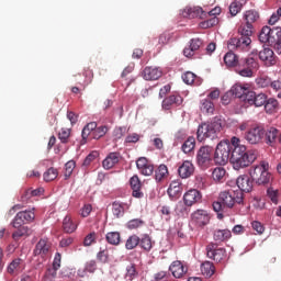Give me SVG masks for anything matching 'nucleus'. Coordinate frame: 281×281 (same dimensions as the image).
<instances>
[{"label": "nucleus", "mask_w": 281, "mask_h": 281, "mask_svg": "<svg viewBox=\"0 0 281 281\" xmlns=\"http://www.w3.org/2000/svg\"><path fill=\"white\" fill-rule=\"evenodd\" d=\"M200 109H201L202 113L212 114V113H214V103L207 99H203L201 101Z\"/></svg>", "instance_id": "50"}, {"label": "nucleus", "mask_w": 281, "mask_h": 281, "mask_svg": "<svg viewBox=\"0 0 281 281\" xmlns=\"http://www.w3.org/2000/svg\"><path fill=\"white\" fill-rule=\"evenodd\" d=\"M15 232L12 234L13 240H21V238H27V236H32V229L27 226L15 227Z\"/></svg>", "instance_id": "33"}, {"label": "nucleus", "mask_w": 281, "mask_h": 281, "mask_svg": "<svg viewBox=\"0 0 281 281\" xmlns=\"http://www.w3.org/2000/svg\"><path fill=\"white\" fill-rule=\"evenodd\" d=\"M214 271H215L214 263L210 261H205L201 265V272L206 278H212L214 276Z\"/></svg>", "instance_id": "39"}, {"label": "nucleus", "mask_w": 281, "mask_h": 281, "mask_svg": "<svg viewBox=\"0 0 281 281\" xmlns=\"http://www.w3.org/2000/svg\"><path fill=\"white\" fill-rule=\"evenodd\" d=\"M258 159L257 150H247V146H238L231 153V164L234 170H241V168H249L254 161Z\"/></svg>", "instance_id": "1"}, {"label": "nucleus", "mask_w": 281, "mask_h": 281, "mask_svg": "<svg viewBox=\"0 0 281 281\" xmlns=\"http://www.w3.org/2000/svg\"><path fill=\"white\" fill-rule=\"evenodd\" d=\"M259 58L267 67H271L276 63V54L271 48H263L260 50Z\"/></svg>", "instance_id": "24"}, {"label": "nucleus", "mask_w": 281, "mask_h": 281, "mask_svg": "<svg viewBox=\"0 0 281 281\" xmlns=\"http://www.w3.org/2000/svg\"><path fill=\"white\" fill-rule=\"evenodd\" d=\"M182 80L186 85H194V80H196V75L192 71H187L182 75Z\"/></svg>", "instance_id": "58"}, {"label": "nucleus", "mask_w": 281, "mask_h": 281, "mask_svg": "<svg viewBox=\"0 0 281 281\" xmlns=\"http://www.w3.org/2000/svg\"><path fill=\"white\" fill-rule=\"evenodd\" d=\"M142 76L144 80H159L161 78L162 72L161 69L153 66H147L144 68Z\"/></svg>", "instance_id": "20"}, {"label": "nucleus", "mask_w": 281, "mask_h": 281, "mask_svg": "<svg viewBox=\"0 0 281 281\" xmlns=\"http://www.w3.org/2000/svg\"><path fill=\"white\" fill-rule=\"evenodd\" d=\"M144 225H146V222L144 220L133 218L126 223V228L127 229H139V227H144Z\"/></svg>", "instance_id": "48"}, {"label": "nucleus", "mask_w": 281, "mask_h": 281, "mask_svg": "<svg viewBox=\"0 0 281 281\" xmlns=\"http://www.w3.org/2000/svg\"><path fill=\"white\" fill-rule=\"evenodd\" d=\"M244 138L248 144L256 146L258 144H262L265 139V127L262 126H252L245 134Z\"/></svg>", "instance_id": "9"}, {"label": "nucleus", "mask_w": 281, "mask_h": 281, "mask_svg": "<svg viewBox=\"0 0 281 281\" xmlns=\"http://www.w3.org/2000/svg\"><path fill=\"white\" fill-rule=\"evenodd\" d=\"M248 89L249 88H247L240 83H237V85L233 86V88H232L233 95L243 100V98H244L245 93H247Z\"/></svg>", "instance_id": "46"}, {"label": "nucleus", "mask_w": 281, "mask_h": 281, "mask_svg": "<svg viewBox=\"0 0 281 281\" xmlns=\"http://www.w3.org/2000/svg\"><path fill=\"white\" fill-rule=\"evenodd\" d=\"M69 137H71V128L63 127L58 133V139H60L61 144H67Z\"/></svg>", "instance_id": "53"}, {"label": "nucleus", "mask_w": 281, "mask_h": 281, "mask_svg": "<svg viewBox=\"0 0 281 281\" xmlns=\"http://www.w3.org/2000/svg\"><path fill=\"white\" fill-rule=\"evenodd\" d=\"M260 69V64L254 57L240 59L239 65L236 66L235 71L241 78H254V74Z\"/></svg>", "instance_id": "5"}, {"label": "nucleus", "mask_w": 281, "mask_h": 281, "mask_svg": "<svg viewBox=\"0 0 281 281\" xmlns=\"http://www.w3.org/2000/svg\"><path fill=\"white\" fill-rule=\"evenodd\" d=\"M52 254V243L47 239H40L33 250L34 256H41V258H47Z\"/></svg>", "instance_id": "13"}, {"label": "nucleus", "mask_w": 281, "mask_h": 281, "mask_svg": "<svg viewBox=\"0 0 281 281\" xmlns=\"http://www.w3.org/2000/svg\"><path fill=\"white\" fill-rule=\"evenodd\" d=\"M241 100L245 102V104H254L256 101V92L249 91L248 89L244 97H241Z\"/></svg>", "instance_id": "57"}, {"label": "nucleus", "mask_w": 281, "mask_h": 281, "mask_svg": "<svg viewBox=\"0 0 281 281\" xmlns=\"http://www.w3.org/2000/svg\"><path fill=\"white\" fill-rule=\"evenodd\" d=\"M225 248H218V245L215 243H211L206 246V256L214 260L215 262H221L223 258H225Z\"/></svg>", "instance_id": "11"}, {"label": "nucleus", "mask_w": 281, "mask_h": 281, "mask_svg": "<svg viewBox=\"0 0 281 281\" xmlns=\"http://www.w3.org/2000/svg\"><path fill=\"white\" fill-rule=\"evenodd\" d=\"M168 194L171 199H179L181 192H183V187L179 181H172L168 188Z\"/></svg>", "instance_id": "26"}, {"label": "nucleus", "mask_w": 281, "mask_h": 281, "mask_svg": "<svg viewBox=\"0 0 281 281\" xmlns=\"http://www.w3.org/2000/svg\"><path fill=\"white\" fill-rule=\"evenodd\" d=\"M97 260H99V262H102L103 265H106V262H109V251L100 250L97 254Z\"/></svg>", "instance_id": "62"}, {"label": "nucleus", "mask_w": 281, "mask_h": 281, "mask_svg": "<svg viewBox=\"0 0 281 281\" xmlns=\"http://www.w3.org/2000/svg\"><path fill=\"white\" fill-rule=\"evenodd\" d=\"M254 34V25L244 22L238 27L239 37H233L227 43L228 49H237L238 52H248L251 45V35Z\"/></svg>", "instance_id": "2"}, {"label": "nucleus", "mask_w": 281, "mask_h": 281, "mask_svg": "<svg viewBox=\"0 0 281 281\" xmlns=\"http://www.w3.org/2000/svg\"><path fill=\"white\" fill-rule=\"evenodd\" d=\"M191 218L198 227H203L210 223V215L207 214V211L205 210H198L194 213H192Z\"/></svg>", "instance_id": "18"}, {"label": "nucleus", "mask_w": 281, "mask_h": 281, "mask_svg": "<svg viewBox=\"0 0 281 281\" xmlns=\"http://www.w3.org/2000/svg\"><path fill=\"white\" fill-rule=\"evenodd\" d=\"M215 25H218V18L216 16L207 19L206 21L201 23V27H204V29L214 27Z\"/></svg>", "instance_id": "61"}, {"label": "nucleus", "mask_w": 281, "mask_h": 281, "mask_svg": "<svg viewBox=\"0 0 281 281\" xmlns=\"http://www.w3.org/2000/svg\"><path fill=\"white\" fill-rule=\"evenodd\" d=\"M108 131H109V127H106V125L95 127L92 134V139H100V137H104Z\"/></svg>", "instance_id": "52"}, {"label": "nucleus", "mask_w": 281, "mask_h": 281, "mask_svg": "<svg viewBox=\"0 0 281 281\" xmlns=\"http://www.w3.org/2000/svg\"><path fill=\"white\" fill-rule=\"evenodd\" d=\"M270 46L274 47L277 54H281V27H272Z\"/></svg>", "instance_id": "21"}, {"label": "nucleus", "mask_w": 281, "mask_h": 281, "mask_svg": "<svg viewBox=\"0 0 281 281\" xmlns=\"http://www.w3.org/2000/svg\"><path fill=\"white\" fill-rule=\"evenodd\" d=\"M98 269V263L95 260H90L86 263L85 271H88V273H95V270Z\"/></svg>", "instance_id": "63"}, {"label": "nucleus", "mask_w": 281, "mask_h": 281, "mask_svg": "<svg viewBox=\"0 0 281 281\" xmlns=\"http://www.w3.org/2000/svg\"><path fill=\"white\" fill-rule=\"evenodd\" d=\"M138 245H139L140 249H143L144 251H150V249H153V245H155V243H153V238L150 237V235L143 234L139 237Z\"/></svg>", "instance_id": "35"}, {"label": "nucleus", "mask_w": 281, "mask_h": 281, "mask_svg": "<svg viewBox=\"0 0 281 281\" xmlns=\"http://www.w3.org/2000/svg\"><path fill=\"white\" fill-rule=\"evenodd\" d=\"M95 128H98V123H95V122H90L82 128L81 144H86L87 139H89L90 135H92V137H93V132L95 131Z\"/></svg>", "instance_id": "28"}, {"label": "nucleus", "mask_w": 281, "mask_h": 281, "mask_svg": "<svg viewBox=\"0 0 281 281\" xmlns=\"http://www.w3.org/2000/svg\"><path fill=\"white\" fill-rule=\"evenodd\" d=\"M267 196L272 203H274V205H278V201L280 199V191L278 189H274L273 187H270L267 190Z\"/></svg>", "instance_id": "49"}, {"label": "nucleus", "mask_w": 281, "mask_h": 281, "mask_svg": "<svg viewBox=\"0 0 281 281\" xmlns=\"http://www.w3.org/2000/svg\"><path fill=\"white\" fill-rule=\"evenodd\" d=\"M139 272L137 271V267L135 263H131L126 267V273H125V279L128 281L135 280V278H138Z\"/></svg>", "instance_id": "42"}, {"label": "nucleus", "mask_w": 281, "mask_h": 281, "mask_svg": "<svg viewBox=\"0 0 281 281\" xmlns=\"http://www.w3.org/2000/svg\"><path fill=\"white\" fill-rule=\"evenodd\" d=\"M139 246V236L133 234L125 241V249L133 250Z\"/></svg>", "instance_id": "43"}, {"label": "nucleus", "mask_w": 281, "mask_h": 281, "mask_svg": "<svg viewBox=\"0 0 281 281\" xmlns=\"http://www.w3.org/2000/svg\"><path fill=\"white\" fill-rule=\"evenodd\" d=\"M75 169H76V161L75 160L67 161L65 164V169H64L65 179H69L71 175H74Z\"/></svg>", "instance_id": "51"}, {"label": "nucleus", "mask_w": 281, "mask_h": 281, "mask_svg": "<svg viewBox=\"0 0 281 281\" xmlns=\"http://www.w3.org/2000/svg\"><path fill=\"white\" fill-rule=\"evenodd\" d=\"M265 109L270 113L271 111H276V109H278V100L273 98L267 99Z\"/></svg>", "instance_id": "60"}, {"label": "nucleus", "mask_w": 281, "mask_h": 281, "mask_svg": "<svg viewBox=\"0 0 281 281\" xmlns=\"http://www.w3.org/2000/svg\"><path fill=\"white\" fill-rule=\"evenodd\" d=\"M95 240H98V234L95 232L89 233L83 239V247L95 245Z\"/></svg>", "instance_id": "54"}, {"label": "nucleus", "mask_w": 281, "mask_h": 281, "mask_svg": "<svg viewBox=\"0 0 281 281\" xmlns=\"http://www.w3.org/2000/svg\"><path fill=\"white\" fill-rule=\"evenodd\" d=\"M273 32V27L263 26L259 33V41L265 45H271V33Z\"/></svg>", "instance_id": "34"}, {"label": "nucleus", "mask_w": 281, "mask_h": 281, "mask_svg": "<svg viewBox=\"0 0 281 281\" xmlns=\"http://www.w3.org/2000/svg\"><path fill=\"white\" fill-rule=\"evenodd\" d=\"M195 146L196 139L193 136H191L187 138V140L182 144V153L188 155L189 153H192V150H194Z\"/></svg>", "instance_id": "40"}, {"label": "nucleus", "mask_w": 281, "mask_h": 281, "mask_svg": "<svg viewBox=\"0 0 281 281\" xmlns=\"http://www.w3.org/2000/svg\"><path fill=\"white\" fill-rule=\"evenodd\" d=\"M181 104H183V98L179 94H171L162 100V109L165 111H170V109L181 106Z\"/></svg>", "instance_id": "17"}, {"label": "nucleus", "mask_w": 281, "mask_h": 281, "mask_svg": "<svg viewBox=\"0 0 281 281\" xmlns=\"http://www.w3.org/2000/svg\"><path fill=\"white\" fill-rule=\"evenodd\" d=\"M256 85L259 89H267L271 85V78L269 77H259L256 79Z\"/></svg>", "instance_id": "56"}, {"label": "nucleus", "mask_w": 281, "mask_h": 281, "mask_svg": "<svg viewBox=\"0 0 281 281\" xmlns=\"http://www.w3.org/2000/svg\"><path fill=\"white\" fill-rule=\"evenodd\" d=\"M202 199H203V194H201V191L196 189H190L183 195L184 205H187V207H192V205H196V203H201Z\"/></svg>", "instance_id": "14"}, {"label": "nucleus", "mask_w": 281, "mask_h": 281, "mask_svg": "<svg viewBox=\"0 0 281 281\" xmlns=\"http://www.w3.org/2000/svg\"><path fill=\"white\" fill-rule=\"evenodd\" d=\"M130 186L132 189V196H134V199H144V192H142V180H139L138 176H133L130 179Z\"/></svg>", "instance_id": "19"}, {"label": "nucleus", "mask_w": 281, "mask_h": 281, "mask_svg": "<svg viewBox=\"0 0 281 281\" xmlns=\"http://www.w3.org/2000/svg\"><path fill=\"white\" fill-rule=\"evenodd\" d=\"M112 213L115 218H122V216H124V203L117 201L113 202Z\"/></svg>", "instance_id": "41"}, {"label": "nucleus", "mask_w": 281, "mask_h": 281, "mask_svg": "<svg viewBox=\"0 0 281 281\" xmlns=\"http://www.w3.org/2000/svg\"><path fill=\"white\" fill-rule=\"evenodd\" d=\"M201 45H203V42H201V40H191L190 46L183 49L184 56H187V58H192V56H194V53L200 49Z\"/></svg>", "instance_id": "29"}, {"label": "nucleus", "mask_w": 281, "mask_h": 281, "mask_svg": "<svg viewBox=\"0 0 281 281\" xmlns=\"http://www.w3.org/2000/svg\"><path fill=\"white\" fill-rule=\"evenodd\" d=\"M201 14H203V9H201L199 7H187L182 11V16L184 19H196Z\"/></svg>", "instance_id": "32"}, {"label": "nucleus", "mask_w": 281, "mask_h": 281, "mask_svg": "<svg viewBox=\"0 0 281 281\" xmlns=\"http://www.w3.org/2000/svg\"><path fill=\"white\" fill-rule=\"evenodd\" d=\"M168 177V167L166 165H160L155 171L156 181H164Z\"/></svg>", "instance_id": "44"}, {"label": "nucleus", "mask_w": 281, "mask_h": 281, "mask_svg": "<svg viewBox=\"0 0 281 281\" xmlns=\"http://www.w3.org/2000/svg\"><path fill=\"white\" fill-rule=\"evenodd\" d=\"M36 218V215L33 211H20L12 221L13 227H21L25 223H32Z\"/></svg>", "instance_id": "12"}, {"label": "nucleus", "mask_w": 281, "mask_h": 281, "mask_svg": "<svg viewBox=\"0 0 281 281\" xmlns=\"http://www.w3.org/2000/svg\"><path fill=\"white\" fill-rule=\"evenodd\" d=\"M247 4V0H235L229 5V12L232 16H236L241 10L243 7Z\"/></svg>", "instance_id": "37"}, {"label": "nucleus", "mask_w": 281, "mask_h": 281, "mask_svg": "<svg viewBox=\"0 0 281 281\" xmlns=\"http://www.w3.org/2000/svg\"><path fill=\"white\" fill-rule=\"evenodd\" d=\"M223 128V121L218 117H215L211 123H202L198 127L196 138L198 142H205V139H216L218 133Z\"/></svg>", "instance_id": "3"}, {"label": "nucleus", "mask_w": 281, "mask_h": 281, "mask_svg": "<svg viewBox=\"0 0 281 281\" xmlns=\"http://www.w3.org/2000/svg\"><path fill=\"white\" fill-rule=\"evenodd\" d=\"M212 153H214L212 146H202L198 150L196 162L202 170H207L212 166Z\"/></svg>", "instance_id": "8"}, {"label": "nucleus", "mask_w": 281, "mask_h": 281, "mask_svg": "<svg viewBox=\"0 0 281 281\" xmlns=\"http://www.w3.org/2000/svg\"><path fill=\"white\" fill-rule=\"evenodd\" d=\"M58 177V169L50 167L46 172H44V181H54Z\"/></svg>", "instance_id": "55"}, {"label": "nucleus", "mask_w": 281, "mask_h": 281, "mask_svg": "<svg viewBox=\"0 0 281 281\" xmlns=\"http://www.w3.org/2000/svg\"><path fill=\"white\" fill-rule=\"evenodd\" d=\"M78 229V224L74 222V218H71V215H66L63 221V231L65 234H74Z\"/></svg>", "instance_id": "25"}, {"label": "nucleus", "mask_w": 281, "mask_h": 281, "mask_svg": "<svg viewBox=\"0 0 281 281\" xmlns=\"http://www.w3.org/2000/svg\"><path fill=\"white\" fill-rule=\"evenodd\" d=\"M235 49H229L228 53L224 56V63L226 67H237L240 65V60H238V55L234 53Z\"/></svg>", "instance_id": "27"}, {"label": "nucleus", "mask_w": 281, "mask_h": 281, "mask_svg": "<svg viewBox=\"0 0 281 281\" xmlns=\"http://www.w3.org/2000/svg\"><path fill=\"white\" fill-rule=\"evenodd\" d=\"M232 144L227 140H222L217 144L214 153V161L217 166H225L232 159Z\"/></svg>", "instance_id": "6"}, {"label": "nucleus", "mask_w": 281, "mask_h": 281, "mask_svg": "<svg viewBox=\"0 0 281 281\" xmlns=\"http://www.w3.org/2000/svg\"><path fill=\"white\" fill-rule=\"evenodd\" d=\"M178 173L181 179H190L194 175V165L190 161H183L178 168Z\"/></svg>", "instance_id": "22"}, {"label": "nucleus", "mask_w": 281, "mask_h": 281, "mask_svg": "<svg viewBox=\"0 0 281 281\" xmlns=\"http://www.w3.org/2000/svg\"><path fill=\"white\" fill-rule=\"evenodd\" d=\"M263 142L267 146L276 147L277 144H281V132L276 127H268L263 133Z\"/></svg>", "instance_id": "10"}, {"label": "nucleus", "mask_w": 281, "mask_h": 281, "mask_svg": "<svg viewBox=\"0 0 281 281\" xmlns=\"http://www.w3.org/2000/svg\"><path fill=\"white\" fill-rule=\"evenodd\" d=\"M260 19V15L258 14V11L255 10H248L244 13V21L248 25H254L255 22Z\"/></svg>", "instance_id": "38"}, {"label": "nucleus", "mask_w": 281, "mask_h": 281, "mask_svg": "<svg viewBox=\"0 0 281 281\" xmlns=\"http://www.w3.org/2000/svg\"><path fill=\"white\" fill-rule=\"evenodd\" d=\"M250 178L258 186H267L271 181V172H269V162L261 161L259 165L249 170Z\"/></svg>", "instance_id": "4"}, {"label": "nucleus", "mask_w": 281, "mask_h": 281, "mask_svg": "<svg viewBox=\"0 0 281 281\" xmlns=\"http://www.w3.org/2000/svg\"><path fill=\"white\" fill-rule=\"evenodd\" d=\"M116 164H120V154L111 153L103 160V168L105 170H111V168H113Z\"/></svg>", "instance_id": "30"}, {"label": "nucleus", "mask_w": 281, "mask_h": 281, "mask_svg": "<svg viewBox=\"0 0 281 281\" xmlns=\"http://www.w3.org/2000/svg\"><path fill=\"white\" fill-rule=\"evenodd\" d=\"M169 270L171 271L173 278H183L188 273V267L183 266L181 261H173Z\"/></svg>", "instance_id": "23"}, {"label": "nucleus", "mask_w": 281, "mask_h": 281, "mask_svg": "<svg viewBox=\"0 0 281 281\" xmlns=\"http://www.w3.org/2000/svg\"><path fill=\"white\" fill-rule=\"evenodd\" d=\"M213 238L216 243H225L232 238V231L229 229H215L213 233Z\"/></svg>", "instance_id": "31"}, {"label": "nucleus", "mask_w": 281, "mask_h": 281, "mask_svg": "<svg viewBox=\"0 0 281 281\" xmlns=\"http://www.w3.org/2000/svg\"><path fill=\"white\" fill-rule=\"evenodd\" d=\"M225 175H227V171L223 167H217L213 169L212 171L213 181H217V182L223 181L225 179Z\"/></svg>", "instance_id": "45"}, {"label": "nucleus", "mask_w": 281, "mask_h": 281, "mask_svg": "<svg viewBox=\"0 0 281 281\" xmlns=\"http://www.w3.org/2000/svg\"><path fill=\"white\" fill-rule=\"evenodd\" d=\"M136 168L145 177H150L155 172V166L146 157H140L136 160Z\"/></svg>", "instance_id": "15"}, {"label": "nucleus", "mask_w": 281, "mask_h": 281, "mask_svg": "<svg viewBox=\"0 0 281 281\" xmlns=\"http://www.w3.org/2000/svg\"><path fill=\"white\" fill-rule=\"evenodd\" d=\"M237 188H239V192L241 194L244 192H251L254 190V179L248 175H241L236 180Z\"/></svg>", "instance_id": "16"}, {"label": "nucleus", "mask_w": 281, "mask_h": 281, "mask_svg": "<svg viewBox=\"0 0 281 281\" xmlns=\"http://www.w3.org/2000/svg\"><path fill=\"white\" fill-rule=\"evenodd\" d=\"M218 199L224 207H234L236 203H243L244 194L243 191H224L220 193Z\"/></svg>", "instance_id": "7"}, {"label": "nucleus", "mask_w": 281, "mask_h": 281, "mask_svg": "<svg viewBox=\"0 0 281 281\" xmlns=\"http://www.w3.org/2000/svg\"><path fill=\"white\" fill-rule=\"evenodd\" d=\"M105 240L106 243H109V245L117 247V245L122 243V235L120 234V232H109L105 235Z\"/></svg>", "instance_id": "36"}, {"label": "nucleus", "mask_w": 281, "mask_h": 281, "mask_svg": "<svg viewBox=\"0 0 281 281\" xmlns=\"http://www.w3.org/2000/svg\"><path fill=\"white\" fill-rule=\"evenodd\" d=\"M23 262V260L21 259H14L13 262H11L8 266V273H10L11 276H14V273H19L21 271V263Z\"/></svg>", "instance_id": "47"}, {"label": "nucleus", "mask_w": 281, "mask_h": 281, "mask_svg": "<svg viewBox=\"0 0 281 281\" xmlns=\"http://www.w3.org/2000/svg\"><path fill=\"white\" fill-rule=\"evenodd\" d=\"M154 281H168V272L160 271L154 276Z\"/></svg>", "instance_id": "64"}, {"label": "nucleus", "mask_w": 281, "mask_h": 281, "mask_svg": "<svg viewBox=\"0 0 281 281\" xmlns=\"http://www.w3.org/2000/svg\"><path fill=\"white\" fill-rule=\"evenodd\" d=\"M267 94L265 93H256L255 94V105L256 106H265L267 104Z\"/></svg>", "instance_id": "59"}]
</instances>
